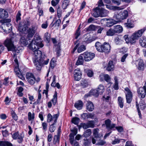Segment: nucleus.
Returning <instances> with one entry per match:
<instances>
[{"instance_id":"1","label":"nucleus","mask_w":146,"mask_h":146,"mask_svg":"<svg viewBox=\"0 0 146 146\" xmlns=\"http://www.w3.org/2000/svg\"><path fill=\"white\" fill-rule=\"evenodd\" d=\"M95 46L97 50L100 52L108 53L110 50L111 46L108 43L104 42L102 44L97 42L96 43Z\"/></svg>"},{"instance_id":"2","label":"nucleus","mask_w":146,"mask_h":146,"mask_svg":"<svg viewBox=\"0 0 146 146\" xmlns=\"http://www.w3.org/2000/svg\"><path fill=\"white\" fill-rule=\"evenodd\" d=\"M11 21V19H9L1 20L0 22L2 23L1 28L4 31L9 33L11 31L12 26L11 24L10 23Z\"/></svg>"},{"instance_id":"3","label":"nucleus","mask_w":146,"mask_h":146,"mask_svg":"<svg viewBox=\"0 0 146 146\" xmlns=\"http://www.w3.org/2000/svg\"><path fill=\"white\" fill-rule=\"evenodd\" d=\"M38 29L37 26L33 25L29 28H28L26 30L25 33H22L24 34H27V39L30 40L32 38L36 33Z\"/></svg>"},{"instance_id":"4","label":"nucleus","mask_w":146,"mask_h":146,"mask_svg":"<svg viewBox=\"0 0 146 146\" xmlns=\"http://www.w3.org/2000/svg\"><path fill=\"white\" fill-rule=\"evenodd\" d=\"M30 25L29 19H27L26 20H24L19 23V27H18V30L22 33H25L28 26Z\"/></svg>"},{"instance_id":"5","label":"nucleus","mask_w":146,"mask_h":146,"mask_svg":"<svg viewBox=\"0 0 146 146\" xmlns=\"http://www.w3.org/2000/svg\"><path fill=\"white\" fill-rule=\"evenodd\" d=\"M85 62H88L92 60L95 57V54L91 52L86 51L82 54Z\"/></svg>"},{"instance_id":"6","label":"nucleus","mask_w":146,"mask_h":146,"mask_svg":"<svg viewBox=\"0 0 146 146\" xmlns=\"http://www.w3.org/2000/svg\"><path fill=\"white\" fill-rule=\"evenodd\" d=\"M4 45L6 46L8 51L13 50L14 47V42L12 41L11 38H8L6 39L4 42Z\"/></svg>"},{"instance_id":"7","label":"nucleus","mask_w":146,"mask_h":146,"mask_svg":"<svg viewBox=\"0 0 146 146\" xmlns=\"http://www.w3.org/2000/svg\"><path fill=\"white\" fill-rule=\"evenodd\" d=\"M24 135L23 133L19 134L18 132H16L13 134V138L14 139H17V142L19 143H22Z\"/></svg>"},{"instance_id":"8","label":"nucleus","mask_w":146,"mask_h":146,"mask_svg":"<svg viewBox=\"0 0 146 146\" xmlns=\"http://www.w3.org/2000/svg\"><path fill=\"white\" fill-rule=\"evenodd\" d=\"M41 40L40 37L38 36L36 37L35 36L31 42H32L33 43L36 44V46L37 47V48H38V47L41 48L44 46V44L42 42Z\"/></svg>"},{"instance_id":"9","label":"nucleus","mask_w":146,"mask_h":146,"mask_svg":"<svg viewBox=\"0 0 146 146\" xmlns=\"http://www.w3.org/2000/svg\"><path fill=\"white\" fill-rule=\"evenodd\" d=\"M26 77L27 81L31 84L33 85L35 83V78L32 73L27 72L26 74Z\"/></svg>"},{"instance_id":"10","label":"nucleus","mask_w":146,"mask_h":146,"mask_svg":"<svg viewBox=\"0 0 146 146\" xmlns=\"http://www.w3.org/2000/svg\"><path fill=\"white\" fill-rule=\"evenodd\" d=\"M139 97L141 98H144L146 94V89L143 86L140 87L137 90Z\"/></svg>"},{"instance_id":"11","label":"nucleus","mask_w":146,"mask_h":146,"mask_svg":"<svg viewBox=\"0 0 146 146\" xmlns=\"http://www.w3.org/2000/svg\"><path fill=\"white\" fill-rule=\"evenodd\" d=\"M81 73L79 68L75 70L74 72V77L75 80H79L81 78Z\"/></svg>"},{"instance_id":"12","label":"nucleus","mask_w":146,"mask_h":146,"mask_svg":"<svg viewBox=\"0 0 146 146\" xmlns=\"http://www.w3.org/2000/svg\"><path fill=\"white\" fill-rule=\"evenodd\" d=\"M32 54L35 57L33 58V60L35 59H38L43 55L42 52L38 49H37L33 51Z\"/></svg>"},{"instance_id":"13","label":"nucleus","mask_w":146,"mask_h":146,"mask_svg":"<svg viewBox=\"0 0 146 146\" xmlns=\"http://www.w3.org/2000/svg\"><path fill=\"white\" fill-rule=\"evenodd\" d=\"M146 30V27H145L143 29L139 30L137 32L134 33L132 35L134 37L135 39H136V40L139 37L141 36L142 35L143 33Z\"/></svg>"},{"instance_id":"14","label":"nucleus","mask_w":146,"mask_h":146,"mask_svg":"<svg viewBox=\"0 0 146 146\" xmlns=\"http://www.w3.org/2000/svg\"><path fill=\"white\" fill-rule=\"evenodd\" d=\"M38 60L43 65H46L48 63L49 59L47 58L46 56L43 54L38 59Z\"/></svg>"},{"instance_id":"15","label":"nucleus","mask_w":146,"mask_h":146,"mask_svg":"<svg viewBox=\"0 0 146 146\" xmlns=\"http://www.w3.org/2000/svg\"><path fill=\"white\" fill-rule=\"evenodd\" d=\"M111 121L109 119H108L105 121V124L106 128L108 130H111L114 127L115 125L114 124H111Z\"/></svg>"},{"instance_id":"16","label":"nucleus","mask_w":146,"mask_h":146,"mask_svg":"<svg viewBox=\"0 0 146 146\" xmlns=\"http://www.w3.org/2000/svg\"><path fill=\"white\" fill-rule=\"evenodd\" d=\"M71 131L72 132L69 135V141L70 144H72L73 142L76 141L74 139V137L76 134L77 131L73 129L71 130Z\"/></svg>"},{"instance_id":"17","label":"nucleus","mask_w":146,"mask_h":146,"mask_svg":"<svg viewBox=\"0 0 146 146\" xmlns=\"http://www.w3.org/2000/svg\"><path fill=\"white\" fill-rule=\"evenodd\" d=\"M8 16V12L2 9H0V18L3 19H6Z\"/></svg>"},{"instance_id":"18","label":"nucleus","mask_w":146,"mask_h":146,"mask_svg":"<svg viewBox=\"0 0 146 146\" xmlns=\"http://www.w3.org/2000/svg\"><path fill=\"white\" fill-rule=\"evenodd\" d=\"M100 8L98 7H96L93 10L92 16L95 18L100 17Z\"/></svg>"},{"instance_id":"19","label":"nucleus","mask_w":146,"mask_h":146,"mask_svg":"<svg viewBox=\"0 0 146 146\" xmlns=\"http://www.w3.org/2000/svg\"><path fill=\"white\" fill-rule=\"evenodd\" d=\"M84 58L82 54H80L78 58V60L76 62V64L77 65H83L84 63Z\"/></svg>"},{"instance_id":"20","label":"nucleus","mask_w":146,"mask_h":146,"mask_svg":"<svg viewBox=\"0 0 146 146\" xmlns=\"http://www.w3.org/2000/svg\"><path fill=\"white\" fill-rule=\"evenodd\" d=\"M33 61L36 67L37 70H40L43 65L41 63L39 62L38 59H34Z\"/></svg>"},{"instance_id":"21","label":"nucleus","mask_w":146,"mask_h":146,"mask_svg":"<svg viewBox=\"0 0 146 146\" xmlns=\"http://www.w3.org/2000/svg\"><path fill=\"white\" fill-rule=\"evenodd\" d=\"M133 23V20L130 19H128L127 23H125L124 24L125 26L128 28H132L134 27V25Z\"/></svg>"},{"instance_id":"22","label":"nucleus","mask_w":146,"mask_h":146,"mask_svg":"<svg viewBox=\"0 0 146 146\" xmlns=\"http://www.w3.org/2000/svg\"><path fill=\"white\" fill-rule=\"evenodd\" d=\"M115 34L119 33L123 31V28L120 25H118L114 26L113 28Z\"/></svg>"},{"instance_id":"23","label":"nucleus","mask_w":146,"mask_h":146,"mask_svg":"<svg viewBox=\"0 0 146 146\" xmlns=\"http://www.w3.org/2000/svg\"><path fill=\"white\" fill-rule=\"evenodd\" d=\"M99 130L98 128L94 129L93 134L94 137L95 138H100L103 136V135L99 133Z\"/></svg>"},{"instance_id":"24","label":"nucleus","mask_w":146,"mask_h":146,"mask_svg":"<svg viewBox=\"0 0 146 146\" xmlns=\"http://www.w3.org/2000/svg\"><path fill=\"white\" fill-rule=\"evenodd\" d=\"M86 109L89 111H92L94 109V106L92 102H88L86 104Z\"/></svg>"},{"instance_id":"25","label":"nucleus","mask_w":146,"mask_h":146,"mask_svg":"<svg viewBox=\"0 0 146 146\" xmlns=\"http://www.w3.org/2000/svg\"><path fill=\"white\" fill-rule=\"evenodd\" d=\"M121 17L119 12L115 13L113 17V19L118 22L121 21Z\"/></svg>"},{"instance_id":"26","label":"nucleus","mask_w":146,"mask_h":146,"mask_svg":"<svg viewBox=\"0 0 146 146\" xmlns=\"http://www.w3.org/2000/svg\"><path fill=\"white\" fill-rule=\"evenodd\" d=\"M139 42L142 47H146V37L145 36L141 37L139 40Z\"/></svg>"},{"instance_id":"27","label":"nucleus","mask_w":146,"mask_h":146,"mask_svg":"<svg viewBox=\"0 0 146 146\" xmlns=\"http://www.w3.org/2000/svg\"><path fill=\"white\" fill-rule=\"evenodd\" d=\"M83 105L82 102L81 100H79L75 103L74 106L77 109L80 110L82 109Z\"/></svg>"},{"instance_id":"28","label":"nucleus","mask_w":146,"mask_h":146,"mask_svg":"<svg viewBox=\"0 0 146 146\" xmlns=\"http://www.w3.org/2000/svg\"><path fill=\"white\" fill-rule=\"evenodd\" d=\"M145 68V65L143 61L142 60H140L139 62L137 69L138 70L143 71Z\"/></svg>"},{"instance_id":"29","label":"nucleus","mask_w":146,"mask_h":146,"mask_svg":"<svg viewBox=\"0 0 146 146\" xmlns=\"http://www.w3.org/2000/svg\"><path fill=\"white\" fill-rule=\"evenodd\" d=\"M121 20L126 19L128 17V11L127 10H124L123 12H119Z\"/></svg>"},{"instance_id":"30","label":"nucleus","mask_w":146,"mask_h":146,"mask_svg":"<svg viewBox=\"0 0 146 146\" xmlns=\"http://www.w3.org/2000/svg\"><path fill=\"white\" fill-rule=\"evenodd\" d=\"M108 11L102 8H100V17H102L106 16L108 15Z\"/></svg>"},{"instance_id":"31","label":"nucleus","mask_w":146,"mask_h":146,"mask_svg":"<svg viewBox=\"0 0 146 146\" xmlns=\"http://www.w3.org/2000/svg\"><path fill=\"white\" fill-rule=\"evenodd\" d=\"M28 47L29 48L32 50V51L39 49V47H38V48H37V47L36 46V44L33 43L32 42L29 44Z\"/></svg>"},{"instance_id":"32","label":"nucleus","mask_w":146,"mask_h":146,"mask_svg":"<svg viewBox=\"0 0 146 146\" xmlns=\"http://www.w3.org/2000/svg\"><path fill=\"white\" fill-rule=\"evenodd\" d=\"M118 104L120 108H123L124 106V101L123 98L120 96H119L118 98Z\"/></svg>"},{"instance_id":"33","label":"nucleus","mask_w":146,"mask_h":146,"mask_svg":"<svg viewBox=\"0 0 146 146\" xmlns=\"http://www.w3.org/2000/svg\"><path fill=\"white\" fill-rule=\"evenodd\" d=\"M115 33L113 28H111L108 30L106 32V35L109 36H114Z\"/></svg>"},{"instance_id":"34","label":"nucleus","mask_w":146,"mask_h":146,"mask_svg":"<svg viewBox=\"0 0 146 146\" xmlns=\"http://www.w3.org/2000/svg\"><path fill=\"white\" fill-rule=\"evenodd\" d=\"M97 90L98 92V93H100V94H102L104 92L105 88L104 86L103 85L100 84L98 86Z\"/></svg>"},{"instance_id":"35","label":"nucleus","mask_w":146,"mask_h":146,"mask_svg":"<svg viewBox=\"0 0 146 146\" xmlns=\"http://www.w3.org/2000/svg\"><path fill=\"white\" fill-rule=\"evenodd\" d=\"M114 68V65L113 61H110L108 64V66L107 68V70L108 71H110L113 70Z\"/></svg>"},{"instance_id":"36","label":"nucleus","mask_w":146,"mask_h":146,"mask_svg":"<svg viewBox=\"0 0 146 146\" xmlns=\"http://www.w3.org/2000/svg\"><path fill=\"white\" fill-rule=\"evenodd\" d=\"M12 144L8 141H0V146H13Z\"/></svg>"},{"instance_id":"37","label":"nucleus","mask_w":146,"mask_h":146,"mask_svg":"<svg viewBox=\"0 0 146 146\" xmlns=\"http://www.w3.org/2000/svg\"><path fill=\"white\" fill-rule=\"evenodd\" d=\"M91 133L92 131L91 129H88L85 131L82 136L85 137H87L90 136Z\"/></svg>"},{"instance_id":"38","label":"nucleus","mask_w":146,"mask_h":146,"mask_svg":"<svg viewBox=\"0 0 146 146\" xmlns=\"http://www.w3.org/2000/svg\"><path fill=\"white\" fill-rule=\"evenodd\" d=\"M114 42L116 45H120L121 43L122 40L120 36H116L114 39Z\"/></svg>"},{"instance_id":"39","label":"nucleus","mask_w":146,"mask_h":146,"mask_svg":"<svg viewBox=\"0 0 146 146\" xmlns=\"http://www.w3.org/2000/svg\"><path fill=\"white\" fill-rule=\"evenodd\" d=\"M69 2L70 1L69 0H64L62 4L61 7L63 9H66L68 5Z\"/></svg>"},{"instance_id":"40","label":"nucleus","mask_w":146,"mask_h":146,"mask_svg":"<svg viewBox=\"0 0 146 146\" xmlns=\"http://www.w3.org/2000/svg\"><path fill=\"white\" fill-rule=\"evenodd\" d=\"M62 12V10L60 7L58 6L57 9V16L58 18H60L61 17Z\"/></svg>"},{"instance_id":"41","label":"nucleus","mask_w":146,"mask_h":146,"mask_svg":"<svg viewBox=\"0 0 146 146\" xmlns=\"http://www.w3.org/2000/svg\"><path fill=\"white\" fill-rule=\"evenodd\" d=\"M23 48V47L22 46H19L16 47L15 46L14 47V49H13V50H11V51L16 53H20L22 51Z\"/></svg>"},{"instance_id":"42","label":"nucleus","mask_w":146,"mask_h":146,"mask_svg":"<svg viewBox=\"0 0 146 146\" xmlns=\"http://www.w3.org/2000/svg\"><path fill=\"white\" fill-rule=\"evenodd\" d=\"M20 42L23 45H26L28 44L27 40L24 36H22L21 38Z\"/></svg>"},{"instance_id":"43","label":"nucleus","mask_w":146,"mask_h":146,"mask_svg":"<svg viewBox=\"0 0 146 146\" xmlns=\"http://www.w3.org/2000/svg\"><path fill=\"white\" fill-rule=\"evenodd\" d=\"M86 47L84 45H82L78 47L77 49V52L79 53H80L86 50Z\"/></svg>"},{"instance_id":"44","label":"nucleus","mask_w":146,"mask_h":146,"mask_svg":"<svg viewBox=\"0 0 146 146\" xmlns=\"http://www.w3.org/2000/svg\"><path fill=\"white\" fill-rule=\"evenodd\" d=\"M80 121V119L78 117H75L72 118V122L76 125H78Z\"/></svg>"},{"instance_id":"45","label":"nucleus","mask_w":146,"mask_h":146,"mask_svg":"<svg viewBox=\"0 0 146 146\" xmlns=\"http://www.w3.org/2000/svg\"><path fill=\"white\" fill-rule=\"evenodd\" d=\"M90 37L88 34H85L83 36L84 41L87 43L90 42Z\"/></svg>"},{"instance_id":"46","label":"nucleus","mask_w":146,"mask_h":146,"mask_svg":"<svg viewBox=\"0 0 146 146\" xmlns=\"http://www.w3.org/2000/svg\"><path fill=\"white\" fill-rule=\"evenodd\" d=\"M125 96L133 95L132 92L128 88L126 87L125 88Z\"/></svg>"},{"instance_id":"47","label":"nucleus","mask_w":146,"mask_h":146,"mask_svg":"<svg viewBox=\"0 0 146 146\" xmlns=\"http://www.w3.org/2000/svg\"><path fill=\"white\" fill-rule=\"evenodd\" d=\"M121 141H122L123 142H125V140L124 139H115L113 141H112L111 143L113 145L115 144L119 143Z\"/></svg>"},{"instance_id":"48","label":"nucleus","mask_w":146,"mask_h":146,"mask_svg":"<svg viewBox=\"0 0 146 146\" xmlns=\"http://www.w3.org/2000/svg\"><path fill=\"white\" fill-rule=\"evenodd\" d=\"M87 123L88 124V128L90 127L93 128L94 127L95 122L94 121H89Z\"/></svg>"},{"instance_id":"49","label":"nucleus","mask_w":146,"mask_h":146,"mask_svg":"<svg viewBox=\"0 0 146 146\" xmlns=\"http://www.w3.org/2000/svg\"><path fill=\"white\" fill-rule=\"evenodd\" d=\"M81 86L83 88H86L88 85V82L86 80H84L81 81Z\"/></svg>"},{"instance_id":"50","label":"nucleus","mask_w":146,"mask_h":146,"mask_svg":"<svg viewBox=\"0 0 146 146\" xmlns=\"http://www.w3.org/2000/svg\"><path fill=\"white\" fill-rule=\"evenodd\" d=\"M57 93L56 92H55L54 95L53 96V98L52 99V101L54 105H55L57 102Z\"/></svg>"},{"instance_id":"51","label":"nucleus","mask_w":146,"mask_h":146,"mask_svg":"<svg viewBox=\"0 0 146 146\" xmlns=\"http://www.w3.org/2000/svg\"><path fill=\"white\" fill-rule=\"evenodd\" d=\"M35 118V113H33L32 114L30 112H29L28 113V118L29 121H31L33 120Z\"/></svg>"},{"instance_id":"52","label":"nucleus","mask_w":146,"mask_h":146,"mask_svg":"<svg viewBox=\"0 0 146 146\" xmlns=\"http://www.w3.org/2000/svg\"><path fill=\"white\" fill-rule=\"evenodd\" d=\"M79 27L80 26L78 27L75 34V38L76 39H77L79 36L80 35V28Z\"/></svg>"},{"instance_id":"53","label":"nucleus","mask_w":146,"mask_h":146,"mask_svg":"<svg viewBox=\"0 0 146 146\" xmlns=\"http://www.w3.org/2000/svg\"><path fill=\"white\" fill-rule=\"evenodd\" d=\"M85 72L86 73L87 75L89 77H92L93 75V72L92 70L87 69L85 70Z\"/></svg>"},{"instance_id":"54","label":"nucleus","mask_w":146,"mask_h":146,"mask_svg":"<svg viewBox=\"0 0 146 146\" xmlns=\"http://www.w3.org/2000/svg\"><path fill=\"white\" fill-rule=\"evenodd\" d=\"M96 26L93 25H90L87 28L88 31H94L96 30Z\"/></svg>"},{"instance_id":"55","label":"nucleus","mask_w":146,"mask_h":146,"mask_svg":"<svg viewBox=\"0 0 146 146\" xmlns=\"http://www.w3.org/2000/svg\"><path fill=\"white\" fill-rule=\"evenodd\" d=\"M83 144L84 146H88L90 143V142L87 139H84L83 140Z\"/></svg>"},{"instance_id":"56","label":"nucleus","mask_w":146,"mask_h":146,"mask_svg":"<svg viewBox=\"0 0 146 146\" xmlns=\"http://www.w3.org/2000/svg\"><path fill=\"white\" fill-rule=\"evenodd\" d=\"M127 103L130 104L131 102L133 95L125 96Z\"/></svg>"},{"instance_id":"57","label":"nucleus","mask_w":146,"mask_h":146,"mask_svg":"<svg viewBox=\"0 0 146 146\" xmlns=\"http://www.w3.org/2000/svg\"><path fill=\"white\" fill-rule=\"evenodd\" d=\"M106 143V142L105 141L100 140L96 144V145H98L102 146L104 145Z\"/></svg>"},{"instance_id":"58","label":"nucleus","mask_w":146,"mask_h":146,"mask_svg":"<svg viewBox=\"0 0 146 146\" xmlns=\"http://www.w3.org/2000/svg\"><path fill=\"white\" fill-rule=\"evenodd\" d=\"M56 123H53L52 124H51L49 128V131L51 133L53 132L54 131L55 129V127L54 126V125Z\"/></svg>"},{"instance_id":"59","label":"nucleus","mask_w":146,"mask_h":146,"mask_svg":"<svg viewBox=\"0 0 146 146\" xmlns=\"http://www.w3.org/2000/svg\"><path fill=\"white\" fill-rule=\"evenodd\" d=\"M21 14L20 11H18L16 16V21L17 22H18L21 19Z\"/></svg>"},{"instance_id":"60","label":"nucleus","mask_w":146,"mask_h":146,"mask_svg":"<svg viewBox=\"0 0 146 146\" xmlns=\"http://www.w3.org/2000/svg\"><path fill=\"white\" fill-rule=\"evenodd\" d=\"M50 34H49L48 33H45L44 35V37L45 39L47 41H49L50 40Z\"/></svg>"},{"instance_id":"61","label":"nucleus","mask_w":146,"mask_h":146,"mask_svg":"<svg viewBox=\"0 0 146 146\" xmlns=\"http://www.w3.org/2000/svg\"><path fill=\"white\" fill-rule=\"evenodd\" d=\"M134 37L132 35V36L129 38V43H131V44L135 43L136 42V40Z\"/></svg>"},{"instance_id":"62","label":"nucleus","mask_w":146,"mask_h":146,"mask_svg":"<svg viewBox=\"0 0 146 146\" xmlns=\"http://www.w3.org/2000/svg\"><path fill=\"white\" fill-rule=\"evenodd\" d=\"M128 55L129 54L128 53H126L124 54L121 57V62H124L125 61Z\"/></svg>"},{"instance_id":"63","label":"nucleus","mask_w":146,"mask_h":146,"mask_svg":"<svg viewBox=\"0 0 146 146\" xmlns=\"http://www.w3.org/2000/svg\"><path fill=\"white\" fill-rule=\"evenodd\" d=\"M104 80L107 82H108L110 81L111 78L108 74H104Z\"/></svg>"},{"instance_id":"64","label":"nucleus","mask_w":146,"mask_h":146,"mask_svg":"<svg viewBox=\"0 0 146 146\" xmlns=\"http://www.w3.org/2000/svg\"><path fill=\"white\" fill-rule=\"evenodd\" d=\"M11 114L12 117L16 121L17 120L18 117L14 111H12L11 112Z\"/></svg>"}]
</instances>
